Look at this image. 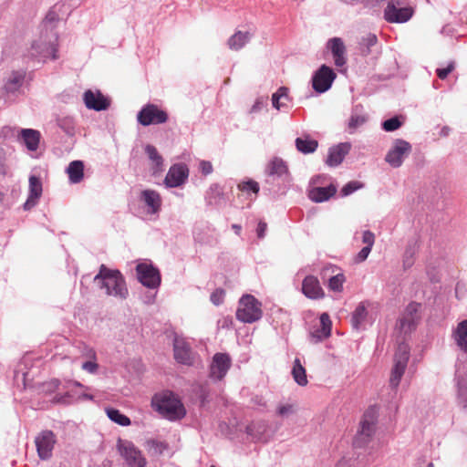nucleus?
Instances as JSON below:
<instances>
[{
  "mask_svg": "<svg viewBox=\"0 0 467 467\" xmlns=\"http://www.w3.org/2000/svg\"><path fill=\"white\" fill-rule=\"evenodd\" d=\"M411 152V145L403 140H394L391 148L385 156V161L392 168H399L402 165L403 161Z\"/></svg>",
  "mask_w": 467,
  "mask_h": 467,
  "instance_id": "1a4fd4ad",
  "label": "nucleus"
},
{
  "mask_svg": "<svg viewBox=\"0 0 467 467\" xmlns=\"http://www.w3.org/2000/svg\"><path fill=\"white\" fill-rule=\"evenodd\" d=\"M174 358L182 364L192 365V353L188 343L182 337H175L173 343Z\"/></svg>",
  "mask_w": 467,
  "mask_h": 467,
  "instance_id": "f3484780",
  "label": "nucleus"
},
{
  "mask_svg": "<svg viewBox=\"0 0 467 467\" xmlns=\"http://www.w3.org/2000/svg\"><path fill=\"white\" fill-rule=\"evenodd\" d=\"M145 151L149 158L155 163L156 167L159 168L162 165V158L159 154L157 149L152 145H147Z\"/></svg>",
  "mask_w": 467,
  "mask_h": 467,
  "instance_id": "e433bc0d",
  "label": "nucleus"
},
{
  "mask_svg": "<svg viewBox=\"0 0 467 467\" xmlns=\"http://www.w3.org/2000/svg\"><path fill=\"white\" fill-rule=\"evenodd\" d=\"M224 297V291L223 289H216L212 295H211V301L214 305H220L223 303Z\"/></svg>",
  "mask_w": 467,
  "mask_h": 467,
  "instance_id": "09e8293b",
  "label": "nucleus"
},
{
  "mask_svg": "<svg viewBox=\"0 0 467 467\" xmlns=\"http://www.w3.org/2000/svg\"><path fill=\"white\" fill-rule=\"evenodd\" d=\"M459 400L462 408L467 410V389L462 385L459 387Z\"/></svg>",
  "mask_w": 467,
  "mask_h": 467,
  "instance_id": "3c124183",
  "label": "nucleus"
},
{
  "mask_svg": "<svg viewBox=\"0 0 467 467\" xmlns=\"http://www.w3.org/2000/svg\"><path fill=\"white\" fill-rule=\"evenodd\" d=\"M267 172L269 175L282 176L287 172V166L282 159L275 158L269 162Z\"/></svg>",
  "mask_w": 467,
  "mask_h": 467,
  "instance_id": "473e14b6",
  "label": "nucleus"
},
{
  "mask_svg": "<svg viewBox=\"0 0 467 467\" xmlns=\"http://www.w3.org/2000/svg\"><path fill=\"white\" fill-rule=\"evenodd\" d=\"M89 356L91 358H95L96 354H95V352L92 349L89 350Z\"/></svg>",
  "mask_w": 467,
  "mask_h": 467,
  "instance_id": "bf43d9fd",
  "label": "nucleus"
},
{
  "mask_svg": "<svg viewBox=\"0 0 467 467\" xmlns=\"http://www.w3.org/2000/svg\"><path fill=\"white\" fill-rule=\"evenodd\" d=\"M328 47L330 48L334 62L337 67H342L346 64V47L344 42L339 37H333L327 43Z\"/></svg>",
  "mask_w": 467,
  "mask_h": 467,
  "instance_id": "412c9836",
  "label": "nucleus"
},
{
  "mask_svg": "<svg viewBox=\"0 0 467 467\" xmlns=\"http://www.w3.org/2000/svg\"><path fill=\"white\" fill-rule=\"evenodd\" d=\"M336 77L337 75L332 68L327 65H322L313 76L312 87L318 93L326 92L330 88Z\"/></svg>",
  "mask_w": 467,
  "mask_h": 467,
  "instance_id": "9b49d317",
  "label": "nucleus"
},
{
  "mask_svg": "<svg viewBox=\"0 0 467 467\" xmlns=\"http://www.w3.org/2000/svg\"><path fill=\"white\" fill-rule=\"evenodd\" d=\"M401 121L398 117L391 118L389 119L385 120L382 123V128L386 131H394L398 130L401 126Z\"/></svg>",
  "mask_w": 467,
  "mask_h": 467,
  "instance_id": "ea45409f",
  "label": "nucleus"
},
{
  "mask_svg": "<svg viewBox=\"0 0 467 467\" xmlns=\"http://www.w3.org/2000/svg\"><path fill=\"white\" fill-rule=\"evenodd\" d=\"M31 55L41 57L43 58H57V34L52 28H47L41 31L37 39L31 46Z\"/></svg>",
  "mask_w": 467,
  "mask_h": 467,
  "instance_id": "7ed1b4c3",
  "label": "nucleus"
},
{
  "mask_svg": "<svg viewBox=\"0 0 467 467\" xmlns=\"http://www.w3.org/2000/svg\"><path fill=\"white\" fill-rule=\"evenodd\" d=\"M24 78H25L24 72H20V71L12 72L5 82V88L8 92H14V91L17 90L18 88L22 85Z\"/></svg>",
  "mask_w": 467,
  "mask_h": 467,
  "instance_id": "c756f323",
  "label": "nucleus"
},
{
  "mask_svg": "<svg viewBox=\"0 0 467 467\" xmlns=\"http://www.w3.org/2000/svg\"><path fill=\"white\" fill-rule=\"evenodd\" d=\"M371 249L372 248H369V247H367V246L363 247L360 250V252L357 254V256L355 258V261L357 263H361V262L365 261L368 258Z\"/></svg>",
  "mask_w": 467,
  "mask_h": 467,
  "instance_id": "8fccbe9b",
  "label": "nucleus"
},
{
  "mask_svg": "<svg viewBox=\"0 0 467 467\" xmlns=\"http://www.w3.org/2000/svg\"><path fill=\"white\" fill-rule=\"evenodd\" d=\"M94 280L99 284L101 288L106 289L108 296H112L121 300L128 297L129 291L126 282L119 270H112L101 265Z\"/></svg>",
  "mask_w": 467,
  "mask_h": 467,
  "instance_id": "f257e3e1",
  "label": "nucleus"
},
{
  "mask_svg": "<svg viewBox=\"0 0 467 467\" xmlns=\"http://www.w3.org/2000/svg\"><path fill=\"white\" fill-rule=\"evenodd\" d=\"M238 189L242 192H253L254 193H258L259 192V184L257 182L249 180L247 182H243L238 184Z\"/></svg>",
  "mask_w": 467,
  "mask_h": 467,
  "instance_id": "58836bf2",
  "label": "nucleus"
},
{
  "mask_svg": "<svg viewBox=\"0 0 467 467\" xmlns=\"http://www.w3.org/2000/svg\"><path fill=\"white\" fill-rule=\"evenodd\" d=\"M362 187V183L357 181L349 182L347 183L341 190L342 196H348L354 192L355 191L360 189Z\"/></svg>",
  "mask_w": 467,
  "mask_h": 467,
  "instance_id": "a19ab883",
  "label": "nucleus"
},
{
  "mask_svg": "<svg viewBox=\"0 0 467 467\" xmlns=\"http://www.w3.org/2000/svg\"><path fill=\"white\" fill-rule=\"evenodd\" d=\"M294 405L293 404H282L277 408V414L279 416L285 417L294 413Z\"/></svg>",
  "mask_w": 467,
  "mask_h": 467,
  "instance_id": "a18cd8bd",
  "label": "nucleus"
},
{
  "mask_svg": "<svg viewBox=\"0 0 467 467\" xmlns=\"http://www.w3.org/2000/svg\"><path fill=\"white\" fill-rule=\"evenodd\" d=\"M350 149L351 145L348 142L339 143L334 147H331L329 149L326 163L329 167L338 166L343 161L346 155L349 152Z\"/></svg>",
  "mask_w": 467,
  "mask_h": 467,
  "instance_id": "6ab92c4d",
  "label": "nucleus"
},
{
  "mask_svg": "<svg viewBox=\"0 0 467 467\" xmlns=\"http://www.w3.org/2000/svg\"><path fill=\"white\" fill-rule=\"evenodd\" d=\"M74 385L78 386V387H83V385L81 383L78 382V381H75Z\"/></svg>",
  "mask_w": 467,
  "mask_h": 467,
  "instance_id": "680f3d73",
  "label": "nucleus"
},
{
  "mask_svg": "<svg viewBox=\"0 0 467 467\" xmlns=\"http://www.w3.org/2000/svg\"><path fill=\"white\" fill-rule=\"evenodd\" d=\"M367 121V118L363 115L353 114L348 121V129L350 132H354L358 128Z\"/></svg>",
  "mask_w": 467,
  "mask_h": 467,
  "instance_id": "4c0bfd02",
  "label": "nucleus"
},
{
  "mask_svg": "<svg viewBox=\"0 0 467 467\" xmlns=\"http://www.w3.org/2000/svg\"><path fill=\"white\" fill-rule=\"evenodd\" d=\"M377 41V36L374 34H368L365 37H363L361 45L365 46L367 47L366 52L369 53L370 47L375 46Z\"/></svg>",
  "mask_w": 467,
  "mask_h": 467,
  "instance_id": "c03bdc74",
  "label": "nucleus"
},
{
  "mask_svg": "<svg viewBox=\"0 0 467 467\" xmlns=\"http://www.w3.org/2000/svg\"><path fill=\"white\" fill-rule=\"evenodd\" d=\"M296 147L304 154L313 153L318 147V141L311 139L309 135H305L296 140Z\"/></svg>",
  "mask_w": 467,
  "mask_h": 467,
  "instance_id": "bb28decb",
  "label": "nucleus"
},
{
  "mask_svg": "<svg viewBox=\"0 0 467 467\" xmlns=\"http://www.w3.org/2000/svg\"><path fill=\"white\" fill-rule=\"evenodd\" d=\"M56 20V16H55V12L54 11H50L44 22H43V28L41 31H46L47 28H52L53 31H55V27H54V21Z\"/></svg>",
  "mask_w": 467,
  "mask_h": 467,
  "instance_id": "37998d69",
  "label": "nucleus"
},
{
  "mask_svg": "<svg viewBox=\"0 0 467 467\" xmlns=\"http://www.w3.org/2000/svg\"><path fill=\"white\" fill-rule=\"evenodd\" d=\"M410 356V349L406 344L399 345L394 355V365L391 370L389 384L396 389L405 372Z\"/></svg>",
  "mask_w": 467,
  "mask_h": 467,
  "instance_id": "0eeeda50",
  "label": "nucleus"
},
{
  "mask_svg": "<svg viewBox=\"0 0 467 467\" xmlns=\"http://www.w3.org/2000/svg\"><path fill=\"white\" fill-rule=\"evenodd\" d=\"M137 119L142 126L161 124L168 120V113L157 105L147 104L138 113Z\"/></svg>",
  "mask_w": 467,
  "mask_h": 467,
  "instance_id": "6e6552de",
  "label": "nucleus"
},
{
  "mask_svg": "<svg viewBox=\"0 0 467 467\" xmlns=\"http://www.w3.org/2000/svg\"><path fill=\"white\" fill-rule=\"evenodd\" d=\"M302 292L310 299H321L325 292L320 285L319 280L314 275H307L302 282Z\"/></svg>",
  "mask_w": 467,
  "mask_h": 467,
  "instance_id": "dca6fc26",
  "label": "nucleus"
},
{
  "mask_svg": "<svg viewBox=\"0 0 467 467\" xmlns=\"http://www.w3.org/2000/svg\"><path fill=\"white\" fill-rule=\"evenodd\" d=\"M19 138L30 151L37 150L41 134L38 130L33 129H23L20 131Z\"/></svg>",
  "mask_w": 467,
  "mask_h": 467,
  "instance_id": "4be33fe9",
  "label": "nucleus"
},
{
  "mask_svg": "<svg viewBox=\"0 0 467 467\" xmlns=\"http://www.w3.org/2000/svg\"><path fill=\"white\" fill-rule=\"evenodd\" d=\"M139 281L146 287L156 288L161 284V275L157 268L145 263L136 266Z\"/></svg>",
  "mask_w": 467,
  "mask_h": 467,
  "instance_id": "f8f14e48",
  "label": "nucleus"
},
{
  "mask_svg": "<svg viewBox=\"0 0 467 467\" xmlns=\"http://www.w3.org/2000/svg\"><path fill=\"white\" fill-rule=\"evenodd\" d=\"M454 69V63L451 62L446 67L444 68H438L436 70L437 76L441 79H445L447 76Z\"/></svg>",
  "mask_w": 467,
  "mask_h": 467,
  "instance_id": "49530a36",
  "label": "nucleus"
},
{
  "mask_svg": "<svg viewBox=\"0 0 467 467\" xmlns=\"http://www.w3.org/2000/svg\"><path fill=\"white\" fill-rule=\"evenodd\" d=\"M267 224L265 222H259L257 227V236L258 238H263L265 236V232L266 231Z\"/></svg>",
  "mask_w": 467,
  "mask_h": 467,
  "instance_id": "4d7b16f0",
  "label": "nucleus"
},
{
  "mask_svg": "<svg viewBox=\"0 0 467 467\" xmlns=\"http://www.w3.org/2000/svg\"><path fill=\"white\" fill-rule=\"evenodd\" d=\"M83 397L86 398V399H88V400H92L93 399V397L91 395H88V394H84Z\"/></svg>",
  "mask_w": 467,
  "mask_h": 467,
  "instance_id": "052dcab7",
  "label": "nucleus"
},
{
  "mask_svg": "<svg viewBox=\"0 0 467 467\" xmlns=\"http://www.w3.org/2000/svg\"><path fill=\"white\" fill-rule=\"evenodd\" d=\"M261 303L252 295H244L239 301L236 311L238 320L244 323H253L262 317Z\"/></svg>",
  "mask_w": 467,
  "mask_h": 467,
  "instance_id": "20e7f679",
  "label": "nucleus"
},
{
  "mask_svg": "<svg viewBox=\"0 0 467 467\" xmlns=\"http://www.w3.org/2000/svg\"><path fill=\"white\" fill-rule=\"evenodd\" d=\"M321 328L312 333L313 337H317L318 340L328 337L331 334L332 322L328 314L323 313L320 316Z\"/></svg>",
  "mask_w": 467,
  "mask_h": 467,
  "instance_id": "cd10ccee",
  "label": "nucleus"
},
{
  "mask_svg": "<svg viewBox=\"0 0 467 467\" xmlns=\"http://www.w3.org/2000/svg\"><path fill=\"white\" fill-rule=\"evenodd\" d=\"M264 106V100L263 99H258L254 104L252 106L249 113L253 114V113H255V112H258L259 110H261V109L263 108Z\"/></svg>",
  "mask_w": 467,
  "mask_h": 467,
  "instance_id": "6e6d98bb",
  "label": "nucleus"
},
{
  "mask_svg": "<svg viewBox=\"0 0 467 467\" xmlns=\"http://www.w3.org/2000/svg\"><path fill=\"white\" fill-rule=\"evenodd\" d=\"M67 173L71 183H78L84 177V163L81 161H71L67 168Z\"/></svg>",
  "mask_w": 467,
  "mask_h": 467,
  "instance_id": "a878e982",
  "label": "nucleus"
},
{
  "mask_svg": "<svg viewBox=\"0 0 467 467\" xmlns=\"http://www.w3.org/2000/svg\"><path fill=\"white\" fill-rule=\"evenodd\" d=\"M141 199L150 208V213H156L161 206V199L160 194L152 190H145L141 192Z\"/></svg>",
  "mask_w": 467,
  "mask_h": 467,
  "instance_id": "b1692460",
  "label": "nucleus"
},
{
  "mask_svg": "<svg viewBox=\"0 0 467 467\" xmlns=\"http://www.w3.org/2000/svg\"><path fill=\"white\" fill-rule=\"evenodd\" d=\"M336 192L337 187L333 184H330L327 187H316L312 189L309 192L308 196L315 202H322L334 196Z\"/></svg>",
  "mask_w": 467,
  "mask_h": 467,
  "instance_id": "5701e85b",
  "label": "nucleus"
},
{
  "mask_svg": "<svg viewBox=\"0 0 467 467\" xmlns=\"http://www.w3.org/2000/svg\"><path fill=\"white\" fill-rule=\"evenodd\" d=\"M288 101V88L285 87L279 88L277 91L272 95L273 107L278 110L286 107Z\"/></svg>",
  "mask_w": 467,
  "mask_h": 467,
  "instance_id": "c85d7f7f",
  "label": "nucleus"
},
{
  "mask_svg": "<svg viewBox=\"0 0 467 467\" xmlns=\"http://www.w3.org/2000/svg\"><path fill=\"white\" fill-rule=\"evenodd\" d=\"M429 467H433V464H432V463H431V464L429 465Z\"/></svg>",
  "mask_w": 467,
  "mask_h": 467,
  "instance_id": "e2e57ef3",
  "label": "nucleus"
},
{
  "mask_svg": "<svg viewBox=\"0 0 467 467\" xmlns=\"http://www.w3.org/2000/svg\"><path fill=\"white\" fill-rule=\"evenodd\" d=\"M414 14V9L410 6L397 7L394 1H389L384 10V18L389 23H405L409 21Z\"/></svg>",
  "mask_w": 467,
  "mask_h": 467,
  "instance_id": "ddd939ff",
  "label": "nucleus"
},
{
  "mask_svg": "<svg viewBox=\"0 0 467 467\" xmlns=\"http://www.w3.org/2000/svg\"><path fill=\"white\" fill-rule=\"evenodd\" d=\"M189 176V169L184 163L172 165L164 180L168 187H179L185 182Z\"/></svg>",
  "mask_w": 467,
  "mask_h": 467,
  "instance_id": "2eb2a0df",
  "label": "nucleus"
},
{
  "mask_svg": "<svg viewBox=\"0 0 467 467\" xmlns=\"http://www.w3.org/2000/svg\"><path fill=\"white\" fill-rule=\"evenodd\" d=\"M368 312L365 305L360 303L352 314L351 323L354 328L358 329L365 321Z\"/></svg>",
  "mask_w": 467,
  "mask_h": 467,
  "instance_id": "c9c22d12",
  "label": "nucleus"
},
{
  "mask_svg": "<svg viewBox=\"0 0 467 467\" xmlns=\"http://www.w3.org/2000/svg\"><path fill=\"white\" fill-rule=\"evenodd\" d=\"M99 365L92 360L86 361L82 364V368L89 373H95L98 370Z\"/></svg>",
  "mask_w": 467,
  "mask_h": 467,
  "instance_id": "603ef678",
  "label": "nucleus"
},
{
  "mask_svg": "<svg viewBox=\"0 0 467 467\" xmlns=\"http://www.w3.org/2000/svg\"><path fill=\"white\" fill-rule=\"evenodd\" d=\"M346 281L344 274L339 270L337 274L328 276L327 286L331 291L341 292Z\"/></svg>",
  "mask_w": 467,
  "mask_h": 467,
  "instance_id": "72a5a7b5",
  "label": "nucleus"
},
{
  "mask_svg": "<svg viewBox=\"0 0 467 467\" xmlns=\"http://www.w3.org/2000/svg\"><path fill=\"white\" fill-rule=\"evenodd\" d=\"M232 360L226 353H216L210 365V377L221 380L223 379L229 368H231Z\"/></svg>",
  "mask_w": 467,
  "mask_h": 467,
  "instance_id": "4468645a",
  "label": "nucleus"
},
{
  "mask_svg": "<svg viewBox=\"0 0 467 467\" xmlns=\"http://www.w3.org/2000/svg\"><path fill=\"white\" fill-rule=\"evenodd\" d=\"M292 375L298 385L306 386L307 384L306 372L299 358H296L294 361Z\"/></svg>",
  "mask_w": 467,
  "mask_h": 467,
  "instance_id": "7c9ffc66",
  "label": "nucleus"
},
{
  "mask_svg": "<svg viewBox=\"0 0 467 467\" xmlns=\"http://www.w3.org/2000/svg\"><path fill=\"white\" fill-rule=\"evenodd\" d=\"M455 340L460 348L467 352V320L458 325L455 332Z\"/></svg>",
  "mask_w": 467,
  "mask_h": 467,
  "instance_id": "2f4dec72",
  "label": "nucleus"
},
{
  "mask_svg": "<svg viewBox=\"0 0 467 467\" xmlns=\"http://www.w3.org/2000/svg\"><path fill=\"white\" fill-rule=\"evenodd\" d=\"M57 442V437L52 431H40L35 438L37 455L41 460H48Z\"/></svg>",
  "mask_w": 467,
  "mask_h": 467,
  "instance_id": "9d476101",
  "label": "nucleus"
},
{
  "mask_svg": "<svg viewBox=\"0 0 467 467\" xmlns=\"http://www.w3.org/2000/svg\"><path fill=\"white\" fill-rule=\"evenodd\" d=\"M420 304L412 302L408 305V306L406 308V312L408 315L411 316V319H413L412 315L417 313L418 310L420 309Z\"/></svg>",
  "mask_w": 467,
  "mask_h": 467,
  "instance_id": "5fc2aeb1",
  "label": "nucleus"
},
{
  "mask_svg": "<svg viewBox=\"0 0 467 467\" xmlns=\"http://www.w3.org/2000/svg\"><path fill=\"white\" fill-rule=\"evenodd\" d=\"M362 242L366 244L367 247L372 248L375 242V235L370 231H365L362 236Z\"/></svg>",
  "mask_w": 467,
  "mask_h": 467,
  "instance_id": "de8ad7c7",
  "label": "nucleus"
},
{
  "mask_svg": "<svg viewBox=\"0 0 467 467\" xmlns=\"http://www.w3.org/2000/svg\"><path fill=\"white\" fill-rule=\"evenodd\" d=\"M377 416L374 410H368L360 421V428L354 438L356 447H364L367 445L375 433Z\"/></svg>",
  "mask_w": 467,
  "mask_h": 467,
  "instance_id": "423d86ee",
  "label": "nucleus"
},
{
  "mask_svg": "<svg viewBox=\"0 0 467 467\" xmlns=\"http://www.w3.org/2000/svg\"><path fill=\"white\" fill-rule=\"evenodd\" d=\"M107 416L115 423L121 426H129L130 425V420L126 415L120 413L119 410L107 408L106 409Z\"/></svg>",
  "mask_w": 467,
  "mask_h": 467,
  "instance_id": "f704fd0d",
  "label": "nucleus"
},
{
  "mask_svg": "<svg viewBox=\"0 0 467 467\" xmlns=\"http://www.w3.org/2000/svg\"><path fill=\"white\" fill-rule=\"evenodd\" d=\"M233 228L236 231V233L238 234L239 231L241 230V226L240 225H237V224H234L233 225Z\"/></svg>",
  "mask_w": 467,
  "mask_h": 467,
  "instance_id": "13d9d810",
  "label": "nucleus"
},
{
  "mask_svg": "<svg viewBox=\"0 0 467 467\" xmlns=\"http://www.w3.org/2000/svg\"><path fill=\"white\" fill-rule=\"evenodd\" d=\"M42 195V183L38 177L32 175L29 177V194L27 200L24 203L26 211L35 207Z\"/></svg>",
  "mask_w": 467,
  "mask_h": 467,
  "instance_id": "a211bd4d",
  "label": "nucleus"
},
{
  "mask_svg": "<svg viewBox=\"0 0 467 467\" xmlns=\"http://www.w3.org/2000/svg\"><path fill=\"white\" fill-rule=\"evenodd\" d=\"M151 403L157 411L171 420H180L186 413L181 400L171 391L154 395Z\"/></svg>",
  "mask_w": 467,
  "mask_h": 467,
  "instance_id": "f03ea898",
  "label": "nucleus"
},
{
  "mask_svg": "<svg viewBox=\"0 0 467 467\" xmlns=\"http://www.w3.org/2000/svg\"><path fill=\"white\" fill-rule=\"evenodd\" d=\"M338 271H339V269L336 265H326L322 268V270L320 272V276L323 281H326V280L328 281V276H331L332 275L337 274Z\"/></svg>",
  "mask_w": 467,
  "mask_h": 467,
  "instance_id": "79ce46f5",
  "label": "nucleus"
},
{
  "mask_svg": "<svg viewBox=\"0 0 467 467\" xmlns=\"http://www.w3.org/2000/svg\"><path fill=\"white\" fill-rule=\"evenodd\" d=\"M84 102L88 109L97 111L107 109L109 106V102L100 92L94 93L91 90L84 93Z\"/></svg>",
  "mask_w": 467,
  "mask_h": 467,
  "instance_id": "aec40b11",
  "label": "nucleus"
},
{
  "mask_svg": "<svg viewBox=\"0 0 467 467\" xmlns=\"http://www.w3.org/2000/svg\"><path fill=\"white\" fill-rule=\"evenodd\" d=\"M116 447L119 454L125 461L128 467H146V458L133 442L128 440L119 439Z\"/></svg>",
  "mask_w": 467,
  "mask_h": 467,
  "instance_id": "39448f33",
  "label": "nucleus"
},
{
  "mask_svg": "<svg viewBox=\"0 0 467 467\" xmlns=\"http://www.w3.org/2000/svg\"><path fill=\"white\" fill-rule=\"evenodd\" d=\"M251 39L249 32L236 31L227 41L231 50L238 51L243 48Z\"/></svg>",
  "mask_w": 467,
  "mask_h": 467,
  "instance_id": "393cba45",
  "label": "nucleus"
},
{
  "mask_svg": "<svg viewBox=\"0 0 467 467\" xmlns=\"http://www.w3.org/2000/svg\"><path fill=\"white\" fill-rule=\"evenodd\" d=\"M200 170L203 175H208L213 172V165L210 161H202L200 162Z\"/></svg>",
  "mask_w": 467,
  "mask_h": 467,
  "instance_id": "864d4df0",
  "label": "nucleus"
}]
</instances>
